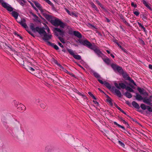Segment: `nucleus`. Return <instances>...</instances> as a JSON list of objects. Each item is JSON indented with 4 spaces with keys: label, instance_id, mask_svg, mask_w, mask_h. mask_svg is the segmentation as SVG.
<instances>
[{
    "label": "nucleus",
    "instance_id": "a878e982",
    "mask_svg": "<svg viewBox=\"0 0 152 152\" xmlns=\"http://www.w3.org/2000/svg\"><path fill=\"white\" fill-rule=\"evenodd\" d=\"M142 3L148 9L150 10H151L152 9L151 7L149 6V5L147 3V2L144 0H142Z\"/></svg>",
    "mask_w": 152,
    "mask_h": 152
},
{
    "label": "nucleus",
    "instance_id": "39448f33",
    "mask_svg": "<svg viewBox=\"0 0 152 152\" xmlns=\"http://www.w3.org/2000/svg\"><path fill=\"white\" fill-rule=\"evenodd\" d=\"M79 42L84 46H86L88 48L91 49L93 47L92 44L87 39L85 40H79Z\"/></svg>",
    "mask_w": 152,
    "mask_h": 152
},
{
    "label": "nucleus",
    "instance_id": "e2e57ef3",
    "mask_svg": "<svg viewBox=\"0 0 152 152\" xmlns=\"http://www.w3.org/2000/svg\"><path fill=\"white\" fill-rule=\"evenodd\" d=\"M18 2L19 3L20 2L22 1L25 3H26V1L25 0H18Z\"/></svg>",
    "mask_w": 152,
    "mask_h": 152
},
{
    "label": "nucleus",
    "instance_id": "393cba45",
    "mask_svg": "<svg viewBox=\"0 0 152 152\" xmlns=\"http://www.w3.org/2000/svg\"><path fill=\"white\" fill-rule=\"evenodd\" d=\"M92 72L93 73V75H94V76L96 78H97L98 80V79H100V78H101L100 75L97 72H95L94 71H93Z\"/></svg>",
    "mask_w": 152,
    "mask_h": 152
},
{
    "label": "nucleus",
    "instance_id": "2eb2a0df",
    "mask_svg": "<svg viewBox=\"0 0 152 152\" xmlns=\"http://www.w3.org/2000/svg\"><path fill=\"white\" fill-rule=\"evenodd\" d=\"M16 107L19 111L25 110L26 109V107L25 106L21 103L18 104Z\"/></svg>",
    "mask_w": 152,
    "mask_h": 152
},
{
    "label": "nucleus",
    "instance_id": "37998d69",
    "mask_svg": "<svg viewBox=\"0 0 152 152\" xmlns=\"http://www.w3.org/2000/svg\"><path fill=\"white\" fill-rule=\"evenodd\" d=\"M96 3L99 6H100L102 8H103V6L102 4L98 0H96Z\"/></svg>",
    "mask_w": 152,
    "mask_h": 152
},
{
    "label": "nucleus",
    "instance_id": "58836bf2",
    "mask_svg": "<svg viewBox=\"0 0 152 152\" xmlns=\"http://www.w3.org/2000/svg\"><path fill=\"white\" fill-rule=\"evenodd\" d=\"M140 107L143 110H146L147 108V106L143 104H142L140 105Z\"/></svg>",
    "mask_w": 152,
    "mask_h": 152
},
{
    "label": "nucleus",
    "instance_id": "5fc2aeb1",
    "mask_svg": "<svg viewBox=\"0 0 152 152\" xmlns=\"http://www.w3.org/2000/svg\"><path fill=\"white\" fill-rule=\"evenodd\" d=\"M47 3L50 5H51L52 3L49 0H44Z\"/></svg>",
    "mask_w": 152,
    "mask_h": 152
},
{
    "label": "nucleus",
    "instance_id": "f8f14e48",
    "mask_svg": "<svg viewBox=\"0 0 152 152\" xmlns=\"http://www.w3.org/2000/svg\"><path fill=\"white\" fill-rule=\"evenodd\" d=\"M36 32H38L40 35L44 34L46 32L44 28H39L38 27H36Z\"/></svg>",
    "mask_w": 152,
    "mask_h": 152
},
{
    "label": "nucleus",
    "instance_id": "f704fd0d",
    "mask_svg": "<svg viewBox=\"0 0 152 152\" xmlns=\"http://www.w3.org/2000/svg\"><path fill=\"white\" fill-rule=\"evenodd\" d=\"M137 90L141 94H143L144 89L143 88H140L138 87L137 88Z\"/></svg>",
    "mask_w": 152,
    "mask_h": 152
},
{
    "label": "nucleus",
    "instance_id": "c756f323",
    "mask_svg": "<svg viewBox=\"0 0 152 152\" xmlns=\"http://www.w3.org/2000/svg\"><path fill=\"white\" fill-rule=\"evenodd\" d=\"M138 24L139 26L141 27V28L145 32H147V31L146 30L145 28L144 27V26L143 25H142L141 23H139V22H138Z\"/></svg>",
    "mask_w": 152,
    "mask_h": 152
},
{
    "label": "nucleus",
    "instance_id": "774afa93",
    "mask_svg": "<svg viewBox=\"0 0 152 152\" xmlns=\"http://www.w3.org/2000/svg\"><path fill=\"white\" fill-rule=\"evenodd\" d=\"M149 68L150 69L152 70V65L149 64Z\"/></svg>",
    "mask_w": 152,
    "mask_h": 152
},
{
    "label": "nucleus",
    "instance_id": "6e6552de",
    "mask_svg": "<svg viewBox=\"0 0 152 152\" xmlns=\"http://www.w3.org/2000/svg\"><path fill=\"white\" fill-rule=\"evenodd\" d=\"M2 6L4 8L6 9L7 10L10 12H12L13 8L11 6L6 2L2 3Z\"/></svg>",
    "mask_w": 152,
    "mask_h": 152
},
{
    "label": "nucleus",
    "instance_id": "69168bd1",
    "mask_svg": "<svg viewBox=\"0 0 152 152\" xmlns=\"http://www.w3.org/2000/svg\"><path fill=\"white\" fill-rule=\"evenodd\" d=\"M20 64L23 65H24V61L23 60H22L20 61Z\"/></svg>",
    "mask_w": 152,
    "mask_h": 152
},
{
    "label": "nucleus",
    "instance_id": "c9c22d12",
    "mask_svg": "<svg viewBox=\"0 0 152 152\" xmlns=\"http://www.w3.org/2000/svg\"><path fill=\"white\" fill-rule=\"evenodd\" d=\"M41 101L39 98H35V103L37 104H39Z\"/></svg>",
    "mask_w": 152,
    "mask_h": 152
},
{
    "label": "nucleus",
    "instance_id": "412c9836",
    "mask_svg": "<svg viewBox=\"0 0 152 152\" xmlns=\"http://www.w3.org/2000/svg\"><path fill=\"white\" fill-rule=\"evenodd\" d=\"M103 61L107 65H109L110 63V60L109 58L107 56L102 58Z\"/></svg>",
    "mask_w": 152,
    "mask_h": 152
},
{
    "label": "nucleus",
    "instance_id": "c03bdc74",
    "mask_svg": "<svg viewBox=\"0 0 152 152\" xmlns=\"http://www.w3.org/2000/svg\"><path fill=\"white\" fill-rule=\"evenodd\" d=\"M148 111L150 112H152V108L149 106H147V108Z\"/></svg>",
    "mask_w": 152,
    "mask_h": 152
},
{
    "label": "nucleus",
    "instance_id": "7ed1b4c3",
    "mask_svg": "<svg viewBox=\"0 0 152 152\" xmlns=\"http://www.w3.org/2000/svg\"><path fill=\"white\" fill-rule=\"evenodd\" d=\"M114 85L115 87L119 90L121 88L125 89L126 90L131 92H134V90L129 86H126V85L123 83H119L118 84L116 83H114Z\"/></svg>",
    "mask_w": 152,
    "mask_h": 152
},
{
    "label": "nucleus",
    "instance_id": "4d7b16f0",
    "mask_svg": "<svg viewBox=\"0 0 152 152\" xmlns=\"http://www.w3.org/2000/svg\"><path fill=\"white\" fill-rule=\"evenodd\" d=\"M72 90L73 91L77 93L79 91L78 90H77L76 88H72Z\"/></svg>",
    "mask_w": 152,
    "mask_h": 152
},
{
    "label": "nucleus",
    "instance_id": "dca6fc26",
    "mask_svg": "<svg viewBox=\"0 0 152 152\" xmlns=\"http://www.w3.org/2000/svg\"><path fill=\"white\" fill-rule=\"evenodd\" d=\"M33 2L34 3L36 7L38 8L42 13H43L44 12V10L42 9V7L39 3L38 2L36 1H33Z\"/></svg>",
    "mask_w": 152,
    "mask_h": 152
},
{
    "label": "nucleus",
    "instance_id": "aec40b11",
    "mask_svg": "<svg viewBox=\"0 0 152 152\" xmlns=\"http://www.w3.org/2000/svg\"><path fill=\"white\" fill-rule=\"evenodd\" d=\"M73 34L75 36L79 38H81L82 37L81 34L78 31H74Z\"/></svg>",
    "mask_w": 152,
    "mask_h": 152
},
{
    "label": "nucleus",
    "instance_id": "4be33fe9",
    "mask_svg": "<svg viewBox=\"0 0 152 152\" xmlns=\"http://www.w3.org/2000/svg\"><path fill=\"white\" fill-rule=\"evenodd\" d=\"M48 44L53 47L56 50H58L59 49L58 47L54 43H51L50 42H48Z\"/></svg>",
    "mask_w": 152,
    "mask_h": 152
},
{
    "label": "nucleus",
    "instance_id": "de8ad7c7",
    "mask_svg": "<svg viewBox=\"0 0 152 152\" xmlns=\"http://www.w3.org/2000/svg\"><path fill=\"white\" fill-rule=\"evenodd\" d=\"M34 20L35 21L39 23L41 22V20L39 18L38 16L37 18H35L34 19Z\"/></svg>",
    "mask_w": 152,
    "mask_h": 152
},
{
    "label": "nucleus",
    "instance_id": "f257e3e1",
    "mask_svg": "<svg viewBox=\"0 0 152 152\" xmlns=\"http://www.w3.org/2000/svg\"><path fill=\"white\" fill-rule=\"evenodd\" d=\"M12 125V131L13 136L18 139L22 137L23 126L19 121L15 120Z\"/></svg>",
    "mask_w": 152,
    "mask_h": 152
},
{
    "label": "nucleus",
    "instance_id": "20e7f679",
    "mask_svg": "<svg viewBox=\"0 0 152 152\" xmlns=\"http://www.w3.org/2000/svg\"><path fill=\"white\" fill-rule=\"evenodd\" d=\"M18 23H20L23 27L26 29V30L31 35L34 37L33 34L28 29V27L26 23V20L24 18L21 19L19 20H17Z\"/></svg>",
    "mask_w": 152,
    "mask_h": 152
},
{
    "label": "nucleus",
    "instance_id": "c85d7f7f",
    "mask_svg": "<svg viewBox=\"0 0 152 152\" xmlns=\"http://www.w3.org/2000/svg\"><path fill=\"white\" fill-rule=\"evenodd\" d=\"M44 15L47 20L50 21L51 20H52L51 17L50 15L46 14H44Z\"/></svg>",
    "mask_w": 152,
    "mask_h": 152
},
{
    "label": "nucleus",
    "instance_id": "9b49d317",
    "mask_svg": "<svg viewBox=\"0 0 152 152\" xmlns=\"http://www.w3.org/2000/svg\"><path fill=\"white\" fill-rule=\"evenodd\" d=\"M98 81L101 84L104 85L107 88L109 89L111 88V86L108 82L104 81L103 82L102 80L98 79Z\"/></svg>",
    "mask_w": 152,
    "mask_h": 152
},
{
    "label": "nucleus",
    "instance_id": "603ef678",
    "mask_svg": "<svg viewBox=\"0 0 152 152\" xmlns=\"http://www.w3.org/2000/svg\"><path fill=\"white\" fill-rule=\"evenodd\" d=\"M131 5L132 7H134L135 8H136L137 6V5L136 4H135L133 2H132L131 3Z\"/></svg>",
    "mask_w": 152,
    "mask_h": 152
},
{
    "label": "nucleus",
    "instance_id": "423d86ee",
    "mask_svg": "<svg viewBox=\"0 0 152 152\" xmlns=\"http://www.w3.org/2000/svg\"><path fill=\"white\" fill-rule=\"evenodd\" d=\"M91 49L93 50L99 57H102L104 55L96 45H94Z\"/></svg>",
    "mask_w": 152,
    "mask_h": 152
},
{
    "label": "nucleus",
    "instance_id": "4468645a",
    "mask_svg": "<svg viewBox=\"0 0 152 152\" xmlns=\"http://www.w3.org/2000/svg\"><path fill=\"white\" fill-rule=\"evenodd\" d=\"M6 49H8L10 51L14 52L15 54H16L17 56H18V54L19 53L17 51L15 50L12 48V46L8 44L7 46V47H6Z\"/></svg>",
    "mask_w": 152,
    "mask_h": 152
},
{
    "label": "nucleus",
    "instance_id": "72a5a7b5",
    "mask_svg": "<svg viewBox=\"0 0 152 152\" xmlns=\"http://www.w3.org/2000/svg\"><path fill=\"white\" fill-rule=\"evenodd\" d=\"M114 124H115V125H117V126H118L119 127L122 129L123 130H125V128L124 126H122L120 125V124H118L116 122H115V121L114 122Z\"/></svg>",
    "mask_w": 152,
    "mask_h": 152
},
{
    "label": "nucleus",
    "instance_id": "8fccbe9b",
    "mask_svg": "<svg viewBox=\"0 0 152 152\" xmlns=\"http://www.w3.org/2000/svg\"><path fill=\"white\" fill-rule=\"evenodd\" d=\"M121 49L124 53H126L127 54L129 52L125 48L122 47V48Z\"/></svg>",
    "mask_w": 152,
    "mask_h": 152
},
{
    "label": "nucleus",
    "instance_id": "473e14b6",
    "mask_svg": "<svg viewBox=\"0 0 152 152\" xmlns=\"http://www.w3.org/2000/svg\"><path fill=\"white\" fill-rule=\"evenodd\" d=\"M107 97H108V99H106L107 101L109 102V104L111 106L113 105V104L112 102V99L110 98L108 96H107Z\"/></svg>",
    "mask_w": 152,
    "mask_h": 152
},
{
    "label": "nucleus",
    "instance_id": "7c9ffc66",
    "mask_svg": "<svg viewBox=\"0 0 152 152\" xmlns=\"http://www.w3.org/2000/svg\"><path fill=\"white\" fill-rule=\"evenodd\" d=\"M125 95L126 97L129 98H131L132 97V94L128 92H126Z\"/></svg>",
    "mask_w": 152,
    "mask_h": 152
},
{
    "label": "nucleus",
    "instance_id": "4c0bfd02",
    "mask_svg": "<svg viewBox=\"0 0 152 152\" xmlns=\"http://www.w3.org/2000/svg\"><path fill=\"white\" fill-rule=\"evenodd\" d=\"M67 50L69 53L72 56H73L75 54L73 51L71 49L67 48Z\"/></svg>",
    "mask_w": 152,
    "mask_h": 152
},
{
    "label": "nucleus",
    "instance_id": "bb28decb",
    "mask_svg": "<svg viewBox=\"0 0 152 152\" xmlns=\"http://www.w3.org/2000/svg\"><path fill=\"white\" fill-rule=\"evenodd\" d=\"M60 68L61 70L63 71L64 72L69 75H71L70 73L66 69H65L64 67H63L61 65H60Z\"/></svg>",
    "mask_w": 152,
    "mask_h": 152
},
{
    "label": "nucleus",
    "instance_id": "9d476101",
    "mask_svg": "<svg viewBox=\"0 0 152 152\" xmlns=\"http://www.w3.org/2000/svg\"><path fill=\"white\" fill-rule=\"evenodd\" d=\"M110 90L112 91H114L115 94L119 97L121 98V97L122 95L120 91L119 90L116 89L115 87H111V88Z\"/></svg>",
    "mask_w": 152,
    "mask_h": 152
},
{
    "label": "nucleus",
    "instance_id": "5701e85b",
    "mask_svg": "<svg viewBox=\"0 0 152 152\" xmlns=\"http://www.w3.org/2000/svg\"><path fill=\"white\" fill-rule=\"evenodd\" d=\"M132 105L135 108L139 109L140 108L139 105L135 101H133L132 103Z\"/></svg>",
    "mask_w": 152,
    "mask_h": 152
},
{
    "label": "nucleus",
    "instance_id": "ea45409f",
    "mask_svg": "<svg viewBox=\"0 0 152 152\" xmlns=\"http://www.w3.org/2000/svg\"><path fill=\"white\" fill-rule=\"evenodd\" d=\"M118 143L121 146L123 147H124H124L125 145L124 143H123L120 140H118Z\"/></svg>",
    "mask_w": 152,
    "mask_h": 152
},
{
    "label": "nucleus",
    "instance_id": "6ab92c4d",
    "mask_svg": "<svg viewBox=\"0 0 152 152\" xmlns=\"http://www.w3.org/2000/svg\"><path fill=\"white\" fill-rule=\"evenodd\" d=\"M136 96H135L136 99L138 101L142 100L143 101L144 98H143L141 95L139 94L138 93H136Z\"/></svg>",
    "mask_w": 152,
    "mask_h": 152
},
{
    "label": "nucleus",
    "instance_id": "0e129e2a",
    "mask_svg": "<svg viewBox=\"0 0 152 152\" xmlns=\"http://www.w3.org/2000/svg\"><path fill=\"white\" fill-rule=\"evenodd\" d=\"M125 24L126 25H127V26H129V27H131V26H130V24H129V23L128 22H127V21H126V22H125Z\"/></svg>",
    "mask_w": 152,
    "mask_h": 152
},
{
    "label": "nucleus",
    "instance_id": "ddd939ff",
    "mask_svg": "<svg viewBox=\"0 0 152 152\" xmlns=\"http://www.w3.org/2000/svg\"><path fill=\"white\" fill-rule=\"evenodd\" d=\"M111 66L114 70H117L118 72H120L122 70V67L117 65L116 64H111Z\"/></svg>",
    "mask_w": 152,
    "mask_h": 152
},
{
    "label": "nucleus",
    "instance_id": "bf43d9fd",
    "mask_svg": "<svg viewBox=\"0 0 152 152\" xmlns=\"http://www.w3.org/2000/svg\"><path fill=\"white\" fill-rule=\"evenodd\" d=\"M58 45H59V46L61 47V48H64V46H63V45H62V44H61V43H60V42H58Z\"/></svg>",
    "mask_w": 152,
    "mask_h": 152
},
{
    "label": "nucleus",
    "instance_id": "f03ea898",
    "mask_svg": "<svg viewBox=\"0 0 152 152\" xmlns=\"http://www.w3.org/2000/svg\"><path fill=\"white\" fill-rule=\"evenodd\" d=\"M50 22L55 27H58L59 26L61 28H64L65 26V24L57 18L54 20H51Z\"/></svg>",
    "mask_w": 152,
    "mask_h": 152
},
{
    "label": "nucleus",
    "instance_id": "0eeeda50",
    "mask_svg": "<svg viewBox=\"0 0 152 152\" xmlns=\"http://www.w3.org/2000/svg\"><path fill=\"white\" fill-rule=\"evenodd\" d=\"M143 102L148 105L152 106V95L149 97H145L144 98Z\"/></svg>",
    "mask_w": 152,
    "mask_h": 152
},
{
    "label": "nucleus",
    "instance_id": "cd10ccee",
    "mask_svg": "<svg viewBox=\"0 0 152 152\" xmlns=\"http://www.w3.org/2000/svg\"><path fill=\"white\" fill-rule=\"evenodd\" d=\"M30 28L34 32H36V27L35 28L34 24L33 23H31L30 26Z\"/></svg>",
    "mask_w": 152,
    "mask_h": 152
},
{
    "label": "nucleus",
    "instance_id": "6e6d98bb",
    "mask_svg": "<svg viewBox=\"0 0 152 152\" xmlns=\"http://www.w3.org/2000/svg\"><path fill=\"white\" fill-rule=\"evenodd\" d=\"M54 63L56 64L59 67H60V65H61L59 64L56 60H55L54 61Z\"/></svg>",
    "mask_w": 152,
    "mask_h": 152
},
{
    "label": "nucleus",
    "instance_id": "864d4df0",
    "mask_svg": "<svg viewBox=\"0 0 152 152\" xmlns=\"http://www.w3.org/2000/svg\"><path fill=\"white\" fill-rule=\"evenodd\" d=\"M116 108L121 112L122 113H123L124 112V111L122 110L121 108H120L118 106H117L116 107Z\"/></svg>",
    "mask_w": 152,
    "mask_h": 152
},
{
    "label": "nucleus",
    "instance_id": "f3484780",
    "mask_svg": "<svg viewBox=\"0 0 152 152\" xmlns=\"http://www.w3.org/2000/svg\"><path fill=\"white\" fill-rule=\"evenodd\" d=\"M54 31L55 33V35L57 36H58V34L57 33H56V31L59 32L60 33V35L63 34H64V32L63 31L61 30L60 28H54Z\"/></svg>",
    "mask_w": 152,
    "mask_h": 152
},
{
    "label": "nucleus",
    "instance_id": "13d9d810",
    "mask_svg": "<svg viewBox=\"0 0 152 152\" xmlns=\"http://www.w3.org/2000/svg\"><path fill=\"white\" fill-rule=\"evenodd\" d=\"M129 81L131 83H132L134 85L136 86V84L135 83L134 80H133L131 79Z\"/></svg>",
    "mask_w": 152,
    "mask_h": 152
},
{
    "label": "nucleus",
    "instance_id": "1a4fd4ad",
    "mask_svg": "<svg viewBox=\"0 0 152 152\" xmlns=\"http://www.w3.org/2000/svg\"><path fill=\"white\" fill-rule=\"evenodd\" d=\"M52 37V35L50 34H48L46 32L43 34V37L42 39L45 41L46 42L48 43V42H49L48 41V40L51 39Z\"/></svg>",
    "mask_w": 152,
    "mask_h": 152
},
{
    "label": "nucleus",
    "instance_id": "49530a36",
    "mask_svg": "<svg viewBox=\"0 0 152 152\" xmlns=\"http://www.w3.org/2000/svg\"><path fill=\"white\" fill-rule=\"evenodd\" d=\"M40 107L43 109H45L46 108V105L43 103H41L40 104Z\"/></svg>",
    "mask_w": 152,
    "mask_h": 152
},
{
    "label": "nucleus",
    "instance_id": "e433bc0d",
    "mask_svg": "<svg viewBox=\"0 0 152 152\" xmlns=\"http://www.w3.org/2000/svg\"><path fill=\"white\" fill-rule=\"evenodd\" d=\"M91 5L92 8L94 9L97 11H99V10L96 7V5L93 2L91 3Z\"/></svg>",
    "mask_w": 152,
    "mask_h": 152
},
{
    "label": "nucleus",
    "instance_id": "3c124183",
    "mask_svg": "<svg viewBox=\"0 0 152 152\" xmlns=\"http://www.w3.org/2000/svg\"><path fill=\"white\" fill-rule=\"evenodd\" d=\"M128 117H129V118H130L131 120L132 121H134V122H135L136 123H137V121L135 120H134V119H133V118H132L130 116H129V115H126Z\"/></svg>",
    "mask_w": 152,
    "mask_h": 152
},
{
    "label": "nucleus",
    "instance_id": "09e8293b",
    "mask_svg": "<svg viewBox=\"0 0 152 152\" xmlns=\"http://www.w3.org/2000/svg\"><path fill=\"white\" fill-rule=\"evenodd\" d=\"M58 39L62 43H65L64 39L61 37H58Z\"/></svg>",
    "mask_w": 152,
    "mask_h": 152
},
{
    "label": "nucleus",
    "instance_id": "79ce46f5",
    "mask_svg": "<svg viewBox=\"0 0 152 152\" xmlns=\"http://www.w3.org/2000/svg\"><path fill=\"white\" fill-rule=\"evenodd\" d=\"M136 11H134L133 12V13L136 16H137L139 15L140 14L139 12H138V11L137 10V9L135 10Z\"/></svg>",
    "mask_w": 152,
    "mask_h": 152
},
{
    "label": "nucleus",
    "instance_id": "338daca9",
    "mask_svg": "<svg viewBox=\"0 0 152 152\" xmlns=\"http://www.w3.org/2000/svg\"><path fill=\"white\" fill-rule=\"evenodd\" d=\"M15 35H16L17 37H19L20 39H22V37L19 34L16 33H15Z\"/></svg>",
    "mask_w": 152,
    "mask_h": 152
},
{
    "label": "nucleus",
    "instance_id": "a19ab883",
    "mask_svg": "<svg viewBox=\"0 0 152 152\" xmlns=\"http://www.w3.org/2000/svg\"><path fill=\"white\" fill-rule=\"evenodd\" d=\"M0 44L1 45V46H3L4 48L6 49V47H7V46L8 45L6 43H4L2 42H1V43H0Z\"/></svg>",
    "mask_w": 152,
    "mask_h": 152
},
{
    "label": "nucleus",
    "instance_id": "2f4dec72",
    "mask_svg": "<svg viewBox=\"0 0 152 152\" xmlns=\"http://www.w3.org/2000/svg\"><path fill=\"white\" fill-rule=\"evenodd\" d=\"M73 56L77 60H80L81 58V56L78 55H75V54Z\"/></svg>",
    "mask_w": 152,
    "mask_h": 152
},
{
    "label": "nucleus",
    "instance_id": "b1692460",
    "mask_svg": "<svg viewBox=\"0 0 152 152\" xmlns=\"http://www.w3.org/2000/svg\"><path fill=\"white\" fill-rule=\"evenodd\" d=\"M12 16L16 19L18 18L19 14L15 11H12L11 13Z\"/></svg>",
    "mask_w": 152,
    "mask_h": 152
},
{
    "label": "nucleus",
    "instance_id": "a211bd4d",
    "mask_svg": "<svg viewBox=\"0 0 152 152\" xmlns=\"http://www.w3.org/2000/svg\"><path fill=\"white\" fill-rule=\"evenodd\" d=\"M26 69H27V70H28V72L32 74H34V72L35 70V69L32 67L28 66H27V67L26 68Z\"/></svg>",
    "mask_w": 152,
    "mask_h": 152
},
{
    "label": "nucleus",
    "instance_id": "680f3d73",
    "mask_svg": "<svg viewBox=\"0 0 152 152\" xmlns=\"http://www.w3.org/2000/svg\"><path fill=\"white\" fill-rule=\"evenodd\" d=\"M121 18L123 22H124V23L126 21L125 19L123 17H121Z\"/></svg>",
    "mask_w": 152,
    "mask_h": 152
},
{
    "label": "nucleus",
    "instance_id": "a18cd8bd",
    "mask_svg": "<svg viewBox=\"0 0 152 152\" xmlns=\"http://www.w3.org/2000/svg\"><path fill=\"white\" fill-rule=\"evenodd\" d=\"M28 2L30 4L32 7L33 8L34 10H37V9L35 7L31 1H28Z\"/></svg>",
    "mask_w": 152,
    "mask_h": 152
},
{
    "label": "nucleus",
    "instance_id": "052dcab7",
    "mask_svg": "<svg viewBox=\"0 0 152 152\" xmlns=\"http://www.w3.org/2000/svg\"><path fill=\"white\" fill-rule=\"evenodd\" d=\"M82 96L83 98H84V100L88 99L86 96L84 94H83Z\"/></svg>",
    "mask_w": 152,
    "mask_h": 152
}]
</instances>
